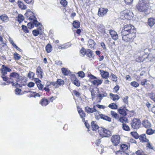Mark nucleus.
Here are the masks:
<instances>
[{"mask_svg":"<svg viewBox=\"0 0 155 155\" xmlns=\"http://www.w3.org/2000/svg\"><path fill=\"white\" fill-rule=\"evenodd\" d=\"M18 5L19 7L22 9H25L27 8L26 6L21 1H18Z\"/></svg>","mask_w":155,"mask_h":155,"instance_id":"nucleus-27","label":"nucleus"},{"mask_svg":"<svg viewBox=\"0 0 155 155\" xmlns=\"http://www.w3.org/2000/svg\"><path fill=\"white\" fill-rule=\"evenodd\" d=\"M119 121L123 124L124 123H126L128 122V119L127 118L124 117H120L119 119Z\"/></svg>","mask_w":155,"mask_h":155,"instance_id":"nucleus-29","label":"nucleus"},{"mask_svg":"<svg viewBox=\"0 0 155 155\" xmlns=\"http://www.w3.org/2000/svg\"><path fill=\"white\" fill-rule=\"evenodd\" d=\"M120 146L121 149L120 150H122L123 151H125V150H127L128 148L127 146L125 144H122L120 145Z\"/></svg>","mask_w":155,"mask_h":155,"instance_id":"nucleus-38","label":"nucleus"},{"mask_svg":"<svg viewBox=\"0 0 155 155\" xmlns=\"http://www.w3.org/2000/svg\"><path fill=\"white\" fill-rule=\"evenodd\" d=\"M137 8L140 12H145L147 9L148 5L145 3V0H140L137 5Z\"/></svg>","mask_w":155,"mask_h":155,"instance_id":"nucleus-3","label":"nucleus"},{"mask_svg":"<svg viewBox=\"0 0 155 155\" xmlns=\"http://www.w3.org/2000/svg\"><path fill=\"white\" fill-rule=\"evenodd\" d=\"M98 132L101 136L104 137H108L111 134L110 131L103 128H99Z\"/></svg>","mask_w":155,"mask_h":155,"instance_id":"nucleus-4","label":"nucleus"},{"mask_svg":"<svg viewBox=\"0 0 155 155\" xmlns=\"http://www.w3.org/2000/svg\"><path fill=\"white\" fill-rule=\"evenodd\" d=\"M110 98L114 101L118 100L120 99V97L118 95L114 94L111 93L110 94Z\"/></svg>","mask_w":155,"mask_h":155,"instance_id":"nucleus-19","label":"nucleus"},{"mask_svg":"<svg viewBox=\"0 0 155 155\" xmlns=\"http://www.w3.org/2000/svg\"><path fill=\"white\" fill-rule=\"evenodd\" d=\"M147 79H143L141 82V84L142 85L144 86L146 84H147Z\"/></svg>","mask_w":155,"mask_h":155,"instance_id":"nucleus-58","label":"nucleus"},{"mask_svg":"<svg viewBox=\"0 0 155 155\" xmlns=\"http://www.w3.org/2000/svg\"><path fill=\"white\" fill-rule=\"evenodd\" d=\"M10 77L11 79H14L17 82H20L22 81V77L19 74L16 72H13L10 73Z\"/></svg>","mask_w":155,"mask_h":155,"instance_id":"nucleus-7","label":"nucleus"},{"mask_svg":"<svg viewBox=\"0 0 155 155\" xmlns=\"http://www.w3.org/2000/svg\"><path fill=\"white\" fill-rule=\"evenodd\" d=\"M142 124L143 126L146 128H150L151 126L150 123L147 120H144L142 123Z\"/></svg>","mask_w":155,"mask_h":155,"instance_id":"nucleus-18","label":"nucleus"},{"mask_svg":"<svg viewBox=\"0 0 155 155\" xmlns=\"http://www.w3.org/2000/svg\"><path fill=\"white\" fill-rule=\"evenodd\" d=\"M34 24L32 22H30L28 23V26L30 29H31L34 27Z\"/></svg>","mask_w":155,"mask_h":155,"instance_id":"nucleus-53","label":"nucleus"},{"mask_svg":"<svg viewBox=\"0 0 155 155\" xmlns=\"http://www.w3.org/2000/svg\"><path fill=\"white\" fill-rule=\"evenodd\" d=\"M32 33L34 36H36L39 34V32L38 30H34L33 31Z\"/></svg>","mask_w":155,"mask_h":155,"instance_id":"nucleus-54","label":"nucleus"},{"mask_svg":"<svg viewBox=\"0 0 155 155\" xmlns=\"http://www.w3.org/2000/svg\"><path fill=\"white\" fill-rule=\"evenodd\" d=\"M108 9L106 8H101L99 9L98 15L100 17L105 15L107 12Z\"/></svg>","mask_w":155,"mask_h":155,"instance_id":"nucleus-10","label":"nucleus"},{"mask_svg":"<svg viewBox=\"0 0 155 155\" xmlns=\"http://www.w3.org/2000/svg\"><path fill=\"white\" fill-rule=\"evenodd\" d=\"M22 28L25 32L28 33L29 32L27 27L26 26L22 25Z\"/></svg>","mask_w":155,"mask_h":155,"instance_id":"nucleus-57","label":"nucleus"},{"mask_svg":"<svg viewBox=\"0 0 155 155\" xmlns=\"http://www.w3.org/2000/svg\"><path fill=\"white\" fill-rule=\"evenodd\" d=\"M131 86L135 87H137L139 86V84L136 81H132L130 83Z\"/></svg>","mask_w":155,"mask_h":155,"instance_id":"nucleus-45","label":"nucleus"},{"mask_svg":"<svg viewBox=\"0 0 155 155\" xmlns=\"http://www.w3.org/2000/svg\"><path fill=\"white\" fill-rule=\"evenodd\" d=\"M140 121L138 118H134L131 123L132 127L134 129H138L140 126Z\"/></svg>","mask_w":155,"mask_h":155,"instance_id":"nucleus-5","label":"nucleus"},{"mask_svg":"<svg viewBox=\"0 0 155 155\" xmlns=\"http://www.w3.org/2000/svg\"><path fill=\"white\" fill-rule=\"evenodd\" d=\"M80 54L81 56H84L85 54H86V51L85 50L82 48L80 51Z\"/></svg>","mask_w":155,"mask_h":155,"instance_id":"nucleus-46","label":"nucleus"},{"mask_svg":"<svg viewBox=\"0 0 155 155\" xmlns=\"http://www.w3.org/2000/svg\"><path fill=\"white\" fill-rule=\"evenodd\" d=\"M37 86L39 90H42L43 88V85L41 83H39L37 84Z\"/></svg>","mask_w":155,"mask_h":155,"instance_id":"nucleus-59","label":"nucleus"},{"mask_svg":"<svg viewBox=\"0 0 155 155\" xmlns=\"http://www.w3.org/2000/svg\"><path fill=\"white\" fill-rule=\"evenodd\" d=\"M98 28L100 29L101 30L103 31L104 30V26L102 24H99L97 26Z\"/></svg>","mask_w":155,"mask_h":155,"instance_id":"nucleus-52","label":"nucleus"},{"mask_svg":"<svg viewBox=\"0 0 155 155\" xmlns=\"http://www.w3.org/2000/svg\"><path fill=\"white\" fill-rule=\"evenodd\" d=\"M52 85L55 88L58 87L61 85H63L64 84V81L61 79H58L56 81L52 82Z\"/></svg>","mask_w":155,"mask_h":155,"instance_id":"nucleus-9","label":"nucleus"},{"mask_svg":"<svg viewBox=\"0 0 155 155\" xmlns=\"http://www.w3.org/2000/svg\"><path fill=\"white\" fill-rule=\"evenodd\" d=\"M135 31L133 26L131 25H124L121 32L123 40L129 44L133 42L136 36Z\"/></svg>","mask_w":155,"mask_h":155,"instance_id":"nucleus-1","label":"nucleus"},{"mask_svg":"<svg viewBox=\"0 0 155 155\" xmlns=\"http://www.w3.org/2000/svg\"><path fill=\"white\" fill-rule=\"evenodd\" d=\"M35 75V73L31 71H30L28 74V76L30 78H33Z\"/></svg>","mask_w":155,"mask_h":155,"instance_id":"nucleus-60","label":"nucleus"},{"mask_svg":"<svg viewBox=\"0 0 155 155\" xmlns=\"http://www.w3.org/2000/svg\"><path fill=\"white\" fill-rule=\"evenodd\" d=\"M110 114L113 117L116 119L118 117V114L115 112L113 111H111L110 112Z\"/></svg>","mask_w":155,"mask_h":155,"instance_id":"nucleus-43","label":"nucleus"},{"mask_svg":"<svg viewBox=\"0 0 155 155\" xmlns=\"http://www.w3.org/2000/svg\"><path fill=\"white\" fill-rule=\"evenodd\" d=\"M60 3L64 7H65L67 5V2L66 0H61Z\"/></svg>","mask_w":155,"mask_h":155,"instance_id":"nucleus-49","label":"nucleus"},{"mask_svg":"<svg viewBox=\"0 0 155 155\" xmlns=\"http://www.w3.org/2000/svg\"><path fill=\"white\" fill-rule=\"evenodd\" d=\"M7 46L4 43H2L0 44V50H5L7 48Z\"/></svg>","mask_w":155,"mask_h":155,"instance_id":"nucleus-33","label":"nucleus"},{"mask_svg":"<svg viewBox=\"0 0 155 155\" xmlns=\"http://www.w3.org/2000/svg\"><path fill=\"white\" fill-rule=\"evenodd\" d=\"M61 71L62 73L65 75H68L70 73V71L65 68H62Z\"/></svg>","mask_w":155,"mask_h":155,"instance_id":"nucleus-28","label":"nucleus"},{"mask_svg":"<svg viewBox=\"0 0 155 155\" xmlns=\"http://www.w3.org/2000/svg\"><path fill=\"white\" fill-rule=\"evenodd\" d=\"M35 85V83L32 82H30L28 84V86L29 87H32Z\"/></svg>","mask_w":155,"mask_h":155,"instance_id":"nucleus-62","label":"nucleus"},{"mask_svg":"<svg viewBox=\"0 0 155 155\" xmlns=\"http://www.w3.org/2000/svg\"><path fill=\"white\" fill-rule=\"evenodd\" d=\"M86 54L88 57H91L92 55V51L90 49H88L86 51Z\"/></svg>","mask_w":155,"mask_h":155,"instance_id":"nucleus-47","label":"nucleus"},{"mask_svg":"<svg viewBox=\"0 0 155 155\" xmlns=\"http://www.w3.org/2000/svg\"><path fill=\"white\" fill-rule=\"evenodd\" d=\"M23 16L19 14L18 16V21L19 22H21V21L24 20Z\"/></svg>","mask_w":155,"mask_h":155,"instance_id":"nucleus-50","label":"nucleus"},{"mask_svg":"<svg viewBox=\"0 0 155 155\" xmlns=\"http://www.w3.org/2000/svg\"><path fill=\"white\" fill-rule=\"evenodd\" d=\"M90 91L91 93L92 100H93L95 97L96 92L94 90L93 88H90Z\"/></svg>","mask_w":155,"mask_h":155,"instance_id":"nucleus-36","label":"nucleus"},{"mask_svg":"<svg viewBox=\"0 0 155 155\" xmlns=\"http://www.w3.org/2000/svg\"><path fill=\"white\" fill-rule=\"evenodd\" d=\"M147 133L148 135H151L153 133H155V130L153 131L151 129H149L147 130Z\"/></svg>","mask_w":155,"mask_h":155,"instance_id":"nucleus-44","label":"nucleus"},{"mask_svg":"<svg viewBox=\"0 0 155 155\" xmlns=\"http://www.w3.org/2000/svg\"><path fill=\"white\" fill-rule=\"evenodd\" d=\"M102 81H103L102 80L97 79L92 81V83L93 85L96 86H98L101 84H102Z\"/></svg>","mask_w":155,"mask_h":155,"instance_id":"nucleus-21","label":"nucleus"},{"mask_svg":"<svg viewBox=\"0 0 155 155\" xmlns=\"http://www.w3.org/2000/svg\"><path fill=\"white\" fill-rule=\"evenodd\" d=\"M128 96H126L124 97L123 100V102L126 104H127L128 103Z\"/></svg>","mask_w":155,"mask_h":155,"instance_id":"nucleus-61","label":"nucleus"},{"mask_svg":"<svg viewBox=\"0 0 155 155\" xmlns=\"http://www.w3.org/2000/svg\"><path fill=\"white\" fill-rule=\"evenodd\" d=\"M149 96L150 98L155 102V94L151 93L150 94Z\"/></svg>","mask_w":155,"mask_h":155,"instance_id":"nucleus-51","label":"nucleus"},{"mask_svg":"<svg viewBox=\"0 0 155 155\" xmlns=\"http://www.w3.org/2000/svg\"><path fill=\"white\" fill-rule=\"evenodd\" d=\"M109 31L113 39L116 41L118 39V36L116 32L112 30H109Z\"/></svg>","mask_w":155,"mask_h":155,"instance_id":"nucleus-11","label":"nucleus"},{"mask_svg":"<svg viewBox=\"0 0 155 155\" xmlns=\"http://www.w3.org/2000/svg\"><path fill=\"white\" fill-rule=\"evenodd\" d=\"M88 44L89 46L91 48H94L95 44L94 41L90 39L88 41Z\"/></svg>","mask_w":155,"mask_h":155,"instance_id":"nucleus-32","label":"nucleus"},{"mask_svg":"<svg viewBox=\"0 0 155 155\" xmlns=\"http://www.w3.org/2000/svg\"><path fill=\"white\" fill-rule=\"evenodd\" d=\"M46 50L48 53L51 52L52 50V46L50 44H48L45 47Z\"/></svg>","mask_w":155,"mask_h":155,"instance_id":"nucleus-34","label":"nucleus"},{"mask_svg":"<svg viewBox=\"0 0 155 155\" xmlns=\"http://www.w3.org/2000/svg\"><path fill=\"white\" fill-rule=\"evenodd\" d=\"M120 137L118 135H113L111 138V141L114 146L117 145L120 143Z\"/></svg>","mask_w":155,"mask_h":155,"instance_id":"nucleus-8","label":"nucleus"},{"mask_svg":"<svg viewBox=\"0 0 155 155\" xmlns=\"http://www.w3.org/2000/svg\"><path fill=\"white\" fill-rule=\"evenodd\" d=\"M122 126L124 130L126 131H129L130 130V128L126 124H123Z\"/></svg>","mask_w":155,"mask_h":155,"instance_id":"nucleus-40","label":"nucleus"},{"mask_svg":"<svg viewBox=\"0 0 155 155\" xmlns=\"http://www.w3.org/2000/svg\"><path fill=\"white\" fill-rule=\"evenodd\" d=\"M48 100L45 98L42 99L40 102V104L42 106H46L48 104Z\"/></svg>","mask_w":155,"mask_h":155,"instance_id":"nucleus-24","label":"nucleus"},{"mask_svg":"<svg viewBox=\"0 0 155 155\" xmlns=\"http://www.w3.org/2000/svg\"><path fill=\"white\" fill-rule=\"evenodd\" d=\"M119 87L118 85H116L115 86L114 88V91H115V92L117 93V91L119 90Z\"/></svg>","mask_w":155,"mask_h":155,"instance_id":"nucleus-64","label":"nucleus"},{"mask_svg":"<svg viewBox=\"0 0 155 155\" xmlns=\"http://www.w3.org/2000/svg\"><path fill=\"white\" fill-rule=\"evenodd\" d=\"M100 72L102 77L104 78H108L109 75L108 72L106 71L103 70H100Z\"/></svg>","mask_w":155,"mask_h":155,"instance_id":"nucleus-17","label":"nucleus"},{"mask_svg":"<svg viewBox=\"0 0 155 155\" xmlns=\"http://www.w3.org/2000/svg\"><path fill=\"white\" fill-rule=\"evenodd\" d=\"M148 24L149 26L151 28L155 24V18H150L148 20Z\"/></svg>","mask_w":155,"mask_h":155,"instance_id":"nucleus-16","label":"nucleus"},{"mask_svg":"<svg viewBox=\"0 0 155 155\" xmlns=\"http://www.w3.org/2000/svg\"><path fill=\"white\" fill-rule=\"evenodd\" d=\"M115 152L116 155H129L128 153L120 150H117Z\"/></svg>","mask_w":155,"mask_h":155,"instance_id":"nucleus-26","label":"nucleus"},{"mask_svg":"<svg viewBox=\"0 0 155 155\" xmlns=\"http://www.w3.org/2000/svg\"><path fill=\"white\" fill-rule=\"evenodd\" d=\"M14 57L15 60H19L21 58V56L16 52H15L14 54Z\"/></svg>","mask_w":155,"mask_h":155,"instance_id":"nucleus-39","label":"nucleus"},{"mask_svg":"<svg viewBox=\"0 0 155 155\" xmlns=\"http://www.w3.org/2000/svg\"><path fill=\"white\" fill-rule=\"evenodd\" d=\"M73 84L76 86L79 87L80 85V83L78 79L77 78L73 81Z\"/></svg>","mask_w":155,"mask_h":155,"instance_id":"nucleus-41","label":"nucleus"},{"mask_svg":"<svg viewBox=\"0 0 155 155\" xmlns=\"http://www.w3.org/2000/svg\"><path fill=\"white\" fill-rule=\"evenodd\" d=\"M85 110L88 113H91L96 111V110L95 106H94L92 108H91L88 106H87L85 108Z\"/></svg>","mask_w":155,"mask_h":155,"instance_id":"nucleus-13","label":"nucleus"},{"mask_svg":"<svg viewBox=\"0 0 155 155\" xmlns=\"http://www.w3.org/2000/svg\"><path fill=\"white\" fill-rule=\"evenodd\" d=\"M0 19L4 22H7L8 20V17L5 15H2L0 16Z\"/></svg>","mask_w":155,"mask_h":155,"instance_id":"nucleus-35","label":"nucleus"},{"mask_svg":"<svg viewBox=\"0 0 155 155\" xmlns=\"http://www.w3.org/2000/svg\"><path fill=\"white\" fill-rule=\"evenodd\" d=\"M36 74L38 78H42V70L40 67L39 66L37 68Z\"/></svg>","mask_w":155,"mask_h":155,"instance_id":"nucleus-15","label":"nucleus"},{"mask_svg":"<svg viewBox=\"0 0 155 155\" xmlns=\"http://www.w3.org/2000/svg\"><path fill=\"white\" fill-rule=\"evenodd\" d=\"M144 152L141 150H138L136 152V153L137 155H143Z\"/></svg>","mask_w":155,"mask_h":155,"instance_id":"nucleus-55","label":"nucleus"},{"mask_svg":"<svg viewBox=\"0 0 155 155\" xmlns=\"http://www.w3.org/2000/svg\"><path fill=\"white\" fill-rule=\"evenodd\" d=\"M124 17L126 18L130 19L132 17V13L129 11L125 10L124 11Z\"/></svg>","mask_w":155,"mask_h":155,"instance_id":"nucleus-14","label":"nucleus"},{"mask_svg":"<svg viewBox=\"0 0 155 155\" xmlns=\"http://www.w3.org/2000/svg\"><path fill=\"white\" fill-rule=\"evenodd\" d=\"M110 77L111 78V80L113 81L116 82L117 81V77L114 74H111Z\"/></svg>","mask_w":155,"mask_h":155,"instance_id":"nucleus-42","label":"nucleus"},{"mask_svg":"<svg viewBox=\"0 0 155 155\" xmlns=\"http://www.w3.org/2000/svg\"><path fill=\"white\" fill-rule=\"evenodd\" d=\"M108 107L111 109H117V105L114 103H112L109 105Z\"/></svg>","mask_w":155,"mask_h":155,"instance_id":"nucleus-31","label":"nucleus"},{"mask_svg":"<svg viewBox=\"0 0 155 155\" xmlns=\"http://www.w3.org/2000/svg\"><path fill=\"white\" fill-rule=\"evenodd\" d=\"M78 76L81 78H82L84 77V73L83 71H79L78 72Z\"/></svg>","mask_w":155,"mask_h":155,"instance_id":"nucleus-56","label":"nucleus"},{"mask_svg":"<svg viewBox=\"0 0 155 155\" xmlns=\"http://www.w3.org/2000/svg\"><path fill=\"white\" fill-rule=\"evenodd\" d=\"M92 129L93 130H96L99 128V127L95 122L94 121L91 123Z\"/></svg>","mask_w":155,"mask_h":155,"instance_id":"nucleus-25","label":"nucleus"},{"mask_svg":"<svg viewBox=\"0 0 155 155\" xmlns=\"http://www.w3.org/2000/svg\"><path fill=\"white\" fill-rule=\"evenodd\" d=\"M139 139L141 141L143 142H147L148 141V140L147 138L146 135L144 134H142L140 136Z\"/></svg>","mask_w":155,"mask_h":155,"instance_id":"nucleus-20","label":"nucleus"},{"mask_svg":"<svg viewBox=\"0 0 155 155\" xmlns=\"http://www.w3.org/2000/svg\"><path fill=\"white\" fill-rule=\"evenodd\" d=\"M72 24L74 27L76 28H79L80 26V22L76 21H74L73 22Z\"/></svg>","mask_w":155,"mask_h":155,"instance_id":"nucleus-30","label":"nucleus"},{"mask_svg":"<svg viewBox=\"0 0 155 155\" xmlns=\"http://www.w3.org/2000/svg\"><path fill=\"white\" fill-rule=\"evenodd\" d=\"M130 134L132 136L136 139H137L139 137V136L138 133L136 132H131Z\"/></svg>","mask_w":155,"mask_h":155,"instance_id":"nucleus-37","label":"nucleus"},{"mask_svg":"<svg viewBox=\"0 0 155 155\" xmlns=\"http://www.w3.org/2000/svg\"><path fill=\"white\" fill-rule=\"evenodd\" d=\"M58 48L59 49H65L70 46L67 43L63 44V45H57Z\"/></svg>","mask_w":155,"mask_h":155,"instance_id":"nucleus-23","label":"nucleus"},{"mask_svg":"<svg viewBox=\"0 0 155 155\" xmlns=\"http://www.w3.org/2000/svg\"><path fill=\"white\" fill-rule=\"evenodd\" d=\"M100 117L104 120L107 121L109 122L111 121V118L103 114H100Z\"/></svg>","mask_w":155,"mask_h":155,"instance_id":"nucleus-22","label":"nucleus"},{"mask_svg":"<svg viewBox=\"0 0 155 155\" xmlns=\"http://www.w3.org/2000/svg\"><path fill=\"white\" fill-rule=\"evenodd\" d=\"M127 111H128L124 107H121L118 110V112L120 115L126 116L127 115Z\"/></svg>","mask_w":155,"mask_h":155,"instance_id":"nucleus-12","label":"nucleus"},{"mask_svg":"<svg viewBox=\"0 0 155 155\" xmlns=\"http://www.w3.org/2000/svg\"><path fill=\"white\" fill-rule=\"evenodd\" d=\"M25 15L30 22H33L35 26H38L40 25V23L36 20L35 17L34 15V14L32 12L28 11L25 14Z\"/></svg>","mask_w":155,"mask_h":155,"instance_id":"nucleus-2","label":"nucleus"},{"mask_svg":"<svg viewBox=\"0 0 155 155\" xmlns=\"http://www.w3.org/2000/svg\"><path fill=\"white\" fill-rule=\"evenodd\" d=\"M21 91V89L18 88H16L15 90V94L17 95L20 94Z\"/></svg>","mask_w":155,"mask_h":155,"instance_id":"nucleus-63","label":"nucleus"},{"mask_svg":"<svg viewBox=\"0 0 155 155\" xmlns=\"http://www.w3.org/2000/svg\"><path fill=\"white\" fill-rule=\"evenodd\" d=\"M79 114L81 118H82L83 121H84L85 120L84 117L85 116V113L84 111H83L80 112V113H79Z\"/></svg>","mask_w":155,"mask_h":155,"instance_id":"nucleus-48","label":"nucleus"},{"mask_svg":"<svg viewBox=\"0 0 155 155\" xmlns=\"http://www.w3.org/2000/svg\"><path fill=\"white\" fill-rule=\"evenodd\" d=\"M1 70L2 74V78H3V80L5 81H7V78L5 75L7 74V71H11V69L3 65H2V68L1 69Z\"/></svg>","mask_w":155,"mask_h":155,"instance_id":"nucleus-6","label":"nucleus"}]
</instances>
